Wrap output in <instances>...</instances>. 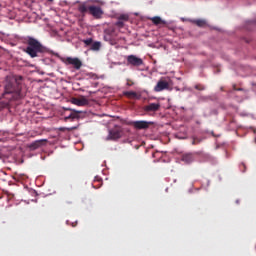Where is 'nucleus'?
<instances>
[{"label":"nucleus","instance_id":"nucleus-1","mask_svg":"<svg viewBox=\"0 0 256 256\" xmlns=\"http://www.w3.org/2000/svg\"><path fill=\"white\" fill-rule=\"evenodd\" d=\"M23 77L7 76L4 84V93L0 100V109L11 107L13 101L23 99Z\"/></svg>","mask_w":256,"mask_h":256},{"label":"nucleus","instance_id":"nucleus-15","mask_svg":"<svg viewBox=\"0 0 256 256\" xmlns=\"http://www.w3.org/2000/svg\"><path fill=\"white\" fill-rule=\"evenodd\" d=\"M124 95L129 99H141V95L137 94V92L134 91H126L124 92Z\"/></svg>","mask_w":256,"mask_h":256},{"label":"nucleus","instance_id":"nucleus-27","mask_svg":"<svg viewBox=\"0 0 256 256\" xmlns=\"http://www.w3.org/2000/svg\"><path fill=\"white\" fill-rule=\"evenodd\" d=\"M252 23H256V21H253Z\"/></svg>","mask_w":256,"mask_h":256},{"label":"nucleus","instance_id":"nucleus-13","mask_svg":"<svg viewBox=\"0 0 256 256\" xmlns=\"http://www.w3.org/2000/svg\"><path fill=\"white\" fill-rule=\"evenodd\" d=\"M181 161L184 163H193L195 161V156H193V153H186L182 155Z\"/></svg>","mask_w":256,"mask_h":256},{"label":"nucleus","instance_id":"nucleus-14","mask_svg":"<svg viewBox=\"0 0 256 256\" xmlns=\"http://www.w3.org/2000/svg\"><path fill=\"white\" fill-rule=\"evenodd\" d=\"M150 21H152L153 25H167V22L159 16H154L152 18H149Z\"/></svg>","mask_w":256,"mask_h":256},{"label":"nucleus","instance_id":"nucleus-24","mask_svg":"<svg viewBox=\"0 0 256 256\" xmlns=\"http://www.w3.org/2000/svg\"><path fill=\"white\" fill-rule=\"evenodd\" d=\"M126 85H127L128 87H131V86L135 85V83H134L133 81H131L130 79H127Z\"/></svg>","mask_w":256,"mask_h":256},{"label":"nucleus","instance_id":"nucleus-17","mask_svg":"<svg viewBox=\"0 0 256 256\" xmlns=\"http://www.w3.org/2000/svg\"><path fill=\"white\" fill-rule=\"evenodd\" d=\"M91 51H99L101 49V42H94L90 47Z\"/></svg>","mask_w":256,"mask_h":256},{"label":"nucleus","instance_id":"nucleus-6","mask_svg":"<svg viewBox=\"0 0 256 256\" xmlns=\"http://www.w3.org/2000/svg\"><path fill=\"white\" fill-rule=\"evenodd\" d=\"M122 131L120 128H114L109 130V134L106 138V141H117V139H121Z\"/></svg>","mask_w":256,"mask_h":256},{"label":"nucleus","instance_id":"nucleus-4","mask_svg":"<svg viewBox=\"0 0 256 256\" xmlns=\"http://www.w3.org/2000/svg\"><path fill=\"white\" fill-rule=\"evenodd\" d=\"M61 61L65 65H72L74 69H76L77 71H79V69L83 67V62H81L79 58L66 57V58H61Z\"/></svg>","mask_w":256,"mask_h":256},{"label":"nucleus","instance_id":"nucleus-16","mask_svg":"<svg viewBox=\"0 0 256 256\" xmlns=\"http://www.w3.org/2000/svg\"><path fill=\"white\" fill-rule=\"evenodd\" d=\"M191 23L197 25V27H205L207 25V22L203 19H194L191 20Z\"/></svg>","mask_w":256,"mask_h":256},{"label":"nucleus","instance_id":"nucleus-21","mask_svg":"<svg viewBox=\"0 0 256 256\" xmlns=\"http://www.w3.org/2000/svg\"><path fill=\"white\" fill-rule=\"evenodd\" d=\"M83 43L89 47V45H92L93 44V38H89V39H86V40H83Z\"/></svg>","mask_w":256,"mask_h":256},{"label":"nucleus","instance_id":"nucleus-26","mask_svg":"<svg viewBox=\"0 0 256 256\" xmlns=\"http://www.w3.org/2000/svg\"><path fill=\"white\" fill-rule=\"evenodd\" d=\"M50 3H53V0H48Z\"/></svg>","mask_w":256,"mask_h":256},{"label":"nucleus","instance_id":"nucleus-19","mask_svg":"<svg viewBox=\"0 0 256 256\" xmlns=\"http://www.w3.org/2000/svg\"><path fill=\"white\" fill-rule=\"evenodd\" d=\"M115 26L116 27H119V29H123L125 27V23H123V21L121 20H118L116 23H115Z\"/></svg>","mask_w":256,"mask_h":256},{"label":"nucleus","instance_id":"nucleus-8","mask_svg":"<svg viewBox=\"0 0 256 256\" xmlns=\"http://www.w3.org/2000/svg\"><path fill=\"white\" fill-rule=\"evenodd\" d=\"M45 145H47V139L35 140L28 145V149L30 151H37V149H40V147H45Z\"/></svg>","mask_w":256,"mask_h":256},{"label":"nucleus","instance_id":"nucleus-12","mask_svg":"<svg viewBox=\"0 0 256 256\" xmlns=\"http://www.w3.org/2000/svg\"><path fill=\"white\" fill-rule=\"evenodd\" d=\"M65 110L71 111V113L68 116L64 117L65 121H74V119H79V113H81V111L73 110L71 108H66Z\"/></svg>","mask_w":256,"mask_h":256},{"label":"nucleus","instance_id":"nucleus-22","mask_svg":"<svg viewBox=\"0 0 256 256\" xmlns=\"http://www.w3.org/2000/svg\"><path fill=\"white\" fill-rule=\"evenodd\" d=\"M240 169H241L242 173H245V171L247 169V166L245 165V163L240 164Z\"/></svg>","mask_w":256,"mask_h":256},{"label":"nucleus","instance_id":"nucleus-9","mask_svg":"<svg viewBox=\"0 0 256 256\" xmlns=\"http://www.w3.org/2000/svg\"><path fill=\"white\" fill-rule=\"evenodd\" d=\"M153 125V122L145 121V120H139V121H134L132 122V127L134 129H149V126Z\"/></svg>","mask_w":256,"mask_h":256},{"label":"nucleus","instance_id":"nucleus-18","mask_svg":"<svg viewBox=\"0 0 256 256\" xmlns=\"http://www.w3.org/2000/svg\"><path fill=\"white\" fill-rule=\"evenodd\" d=\"M118 21H129V15L127 14H121L119 17H118Z\"/></svg>","mask_w":256,"mask_h":256},{"label":"nucleus","instance_id":"nucleus-25","mask_svg":"<svg viewBox=\"0 0 256 256\" xmlns=\"http://www.w3.org/2000/svg\"><path fill=\"white\" fill-rule=\"evenodd\" d=\"M104 41H111V36L110 35H105L104 36Z\"/></svg>","mask_w":256,"mask_h":256},{"label":"nucleus","instance_id":"nucleus-5","mask_svg":"<svg viewBox=\"0 0 256 256\" xmlns=\"http://www.w3.org/2000/svg\"><path fill=\"white\" fill-rule=\"evenodd\" d=\"M126 61L128 67H141L142 65H144L143 59L135 55H128Z\"/></svg>","mask_w":256,"mask_h":256},{"label":"nucleus","instance_id":"nucleus-10","mask_svg":"<svg viewBox=\"0 0 256 256\" xmlns=\"http://www.w3.org/2000/svg\"><path fill=\"white\" fill-rule=\"evenodd\" d=\"M161 109V104L160 103H150L146 106H144V111L146 113H155Z\"/></svg>","mask_w":256,"mask_h":256},{"label":"nucleus","instance_id":"nucleus-3","mask_svg":"<svg viewBox=\"0 0 256 256\" xmlns=\"http://www.w3.org/2000/svg\"><path fill=\"white\" fill-rule=\"evenodd\" d=\"M78 11L82 15H85V13L88 11V13L92 15L94 19H101L103 17V9H101V6L91 5L87 7V5L83 3L78 6Z\"/></svg>","mask_w":256,"mask_h":256},{"label":"nucleus","instance_id":"nucleus-23","mask_svg":"<svg viewBox=\"0 0 256 256\" xmlns=\"http://www.w3.org/2000/svg\"><path fill=\"white\" fill-rule=\"evenodd\" d=\"M195 89H197L198 91H204L205 90V86L196 85Z\"/></svg>","mask_w":256,"mask_h":256},{"label":"nucleus","instance_id":"nucleus-2","mask_svg":"<svg viewBox=\"0 0 256 256\" xmlns=\"http://www.w3.org/2000/svg\"><path fill=\"white\" fill-rule=\"evenodd\" d=\"M22 43L26 45L24 53H27L31 59H35V57H39L47 51V48L41 43V41L32 36L24 37Z\"/></svg>","mask_w":256,"mask_h":256},{"label":"nucleus","instance_id":"nucleus-11","mask_svg":"<svg viewBox=\"0 0 256 256\" xmlns=\"http://www.w3.org/2000/svg\"><path fill=\"white\" fill-rule=\"evenodd\" d=\"M72 103L78 107H85V105H89V100L85 96H81L80 98H72Z\"/></svg>","mask_w":256,"mask_h":256},{"label":"nucleus","instance_id":"nucleus-7","mask_svg":"<svg viewBox=\"0 0 256 256\" xmlns=\"http://www.w3.org/2000/svg\"><path fill=\"white\" fill-rule=\"evenodd\" d=\"M165 89H169V81L167 78H161L154 87V91L161 93V91H165Z\"/></svg>","mask_w":256,"mask_h":256},{"label":"nucleus","instance_id":"nucleus-20","mask_svg":"<svg viewBox=\"0 0 256 256\" xmlns=\"http://www.w3.org/2000/svg\"><path fill=\"white\" fill-rule=\"evenodd\" d=\"M201 141H203V139L194 137L193 141H192V145H199V143H201Z\"/></svg>","mask_w":256,"mask_h":256}]
</instances>
